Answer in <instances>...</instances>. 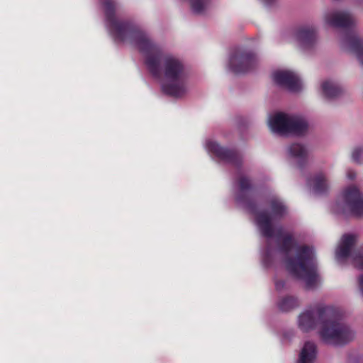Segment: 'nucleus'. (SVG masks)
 Listing matches in <instances>:
<instances>
[{
    "label": "nucleus",
    "instance_id": "1",
    "mask_svg": "<svg viewBox=\"0 0 363 363\" xmlns=\"http://www.w3.org/2000/svg\"><path fill=\"white\" fill-rule=\"evenodd\" d=\"M237 203L254 216L255 223L265 244L261 252L262 261L269 267L276 261H282L289 273L305 282L312 289L318 286L320 278L317 274L313 247L298 245L292 235L277 223L287 213V207L277 196L269 201V211H262L251 200L252 185L248 178L240 174L234 186Z\"/></svg>",
    "mask_w": 363,
    "mask_h": 363
},
{
    "label": "nucleus",
    "instance_id": "2",
    "mask_svg": "<svg viewBox=\"0 0 363 363\" xmlns=\"http://www.w3.org/2000/svg\"><path fill=\"white\" fill-rule=\"evenodd\" d=\"M105 10V25L116 42L128 43L141 53L145 65L151 75L160 82L162 92L181 98L189 90L188 74L184 62L167 53L138 26L119 19L115 15V0H100Z\"/></svg>",
    "mask_w": 363,
    "mask_h": 363
},
{
    "label": "nucleus",
    "instance_id": "3",
    "mask_svg": "<svg viewBox=\"0 0 363 363\" xmlns=\"http://www.w3.org/2000/svg\"><path fill=\"white\" fill-rule=\"evenodd\" d=\"M320 325V338L328 345L342 346L352 341L355 330L340 318L338 311L333 306L315 305L304 309L297 318V326L304 333Z\"/></svg>",
    "mask_w": 363,
    "mask_h": 363
},
{
    "label": "nucleus",
    "instance_id": "4",
    "mask_svg": "<svg viewBox=\"0 0 363 363\" xmlns=\"http://www.w3.org/2000/svg\"><path fill=\"white\" fill-rule=\"evenodd\" d=\"M330 212L336 216H363V195L354 186L344 189L330 205Z\"/></svg>",
    "mask_w": 363,
    "mask_h": 363
},
{
    "label": "nucleus",
    "instance_id": "5",
    "mask_svg": "<svg viewBox=\"0 0 363 363\" xmlns=\"http://www.w3.org/2000/svg\"><path fill=\"white\" fill-rule=\"evenodd\" d=\"M268 125L273 133L281 136L301 135L308 128V123L304 118L284 113L269 116Z\"/></svg>",
    "mask_w": 363,
    "mask_h": 363
},
{
    "label": "nucleus",
    "instance_id": "6",
    "mask_svg": "<svg viewBox=\"0 0 363 363\" xmlns=\"http://www.w3.org/2000/svg\"><path fill=\"white\" fill-rule=\"evenodd\" d=\"M356 240L354 235H342L335 250V259L340 264L350 260L356 267L363 269V248L361 252H356L354 250Z\"/></svg>",
    "mask_w": 363,
    "mask_h": 363
},
{
    "label": "nucleus",
    "instance_id": "7",
    "mask_svg": "<svg viewBox=\"0 0 363 363\" xmlns=\"http://www.w3.org/2000/svg\"><path fill=\"white\" fill-rule=\"evenodd\" d=\"M259 58L253 52L236 49L229 55L228 67L229 69L237 74L245 73L252 70L257 65Z\"/></svg>",
    "mask_w": 363,
    "mask_h": 363
},
{
    "label": "nucleus",
    "instance_id": "8",
    "mask_svg": "<svg viewBox=\"0 0 363 363\" xmlns=\"http://www.w3.org/2000/svg\"><path fill=\"white\" fill-rule=\"evenodd\" d=\"M204 146L211 157L223 162L231 164L235 167H238L241 162V157L237 152L221 147L212 139H208Z\"/></svg>",
    "mask_w": 363,
    "mask_h": 363
},
{
    "label": "nucleus",
    "instance_id": "9",
    "mask_svg": "<svg viewBox=\"0 0 363 363\" xmlns=\"http://www.w3.org/2000/svg\"><path fill=\"white\" fill-rule=\"evenodd\" d=\"M274 82L291 92H296L301 89L302 82L300 77L295 72L281 69L275 71L272 74Z\"/></svg>",
    "mask_w": 363,
    "mask_h": 363
},
{
    "label": "nucleus",
    "instance_id": "10",
    "mask_svg": "<svg viewBox=\"0 0 363 363\" xmlns=\"http://www.w3.org/2000/svg\"><path fill=\"white\" fill-rule=\"evenodd\" d=\"M298 48L303 52L312 51L317 45L318 38L316 29L313 26H304L296 33Z\"/></svg>",
    "mask_w": 363,
    "mask_h": 363
},
{
    "label": "nucleus",
    "instance_id": "11",
    "mask_svg": "<svg viewBox=\"0 0 363 363\" xmlns=\"http://www.w3.org/2000/svg\"><path fill=\"white\" fill-rule=\"evenodd\" d=\"M323 18L326 24L335 28H350L355 23L354 18L345 11L327 12Z\"/></svg>",
    "mask_w": 363,
    "mask_h": 363
},
{
    "label": "nucleus",
    "instance_id": "12",
    "mask_svg": "<svg viewBox=\"0 0 363 363\" xmlns=\"http://www.w3.org/2000/svg\"><path fill=\"white\" fill-rule=\"evenodd\" d=\"M342 48L353 54L363 66V39L359 38L354 33L345 35L341 40Z\"/></svg>",
    "mask_w": 363,
    "mask_h": 363
},
{
    "label": "nucleus",
    "instance_id": "13",
    "mask_svg": "<svg viewBox=\"0 0 363 363\" xmlns=\"http://www.w3.org/2000/svg\"><path fill=\"white\" fill-rule=\"evenodd\" d=\"M286 155L290 160L301 167L306 162L308 152L303 145L293 143L287 147Z\"/></svg>",
    "mask_w": 363,
    "mask_h": 363
},
{
    "label": "nucleus",
    "instance_id": "14",
    "mask_svg": "<svg viewBox=\"0 0 363 363\" xmlns=\"http://www.w3.org/2000/svg\"><path fill=\"white\" fill-rule=\"evenodd\" d=\"M307 183L311 190L316 195L326 194L330 189L329 182L323 173L315 174Z\"/></svg>",
    "mask_w": 363,
    "mask_h": 363
},
{
    "label": "nucleus",
    "instance_id": "15",
    "mask_svg": "<svg viewBox=\"0 0 363 363\" xmlns=\"http://www.w3.org/2000/svg\"><path fill=\"white\" fill-rule=\"evenodd\" d=\"M318 354L317 346L312 341H306L300 350L296 363H314Z\"/></svg>",
    "mask_w": 363,
    "mask_h": 363
},
{
    "label": "nucleus",
    "instance_id": "16",
    "mask_svg": "<svg viewBox=\"0 0 363 363\" xmlns=\"http://www.w3.org/2000/svg\"><path fill=\"white\" fill-rule=\"evenodd\" d=\"M321 90L323 96L328 99L338 96L341 91L339 85L331 80H325L321 84Z\"/></svg>",
    "mask_w": 363,
    "mask_h": 363
},
{
    "label": "nucleus",
    "instance_id": "17",
    "mask_svg": "<svg viewBox=\"0 0 363 363\" xmlns=\"http://www.w3.org/2000/svg\"><path fill=\"white\" fill-rule=\"evenodd\" d=\"M300 305L299 300L294 296H286L278 302V307L282 311H289Z\"/></svg>",
    "mask_w": 363,
    "mask_h": 363
},
{
    "label": "nucleus",
    "instance_id": "18",
    "mask_svg": "<svg viewBox=\"0 0 363 363\" xmlns=\"http://www.w3.org/2000/svg\"><path fill=\"white\" fill-rule=\"evenodd\" d=\"M189 1L193 12L197 14L202 13L209 4V0H189Z\"/></svg>",
    "mask_w": 363,
    "mask_h": 363
},
{
    "label": "nucleus",
    "instance_id": "19",
    "mask_svg": "<svg viewBox=\"0 0 363 363\" xmlns=\"http://www.w3.org/2000/svg\"><path fill=\"white\" fill-rule=\"evenodd\" d=\"M352 160L357 163L363 162V147H357L352 154Z\"/></svg>",
    "mask_w": 363,
    "mask_h": 363
},
{
    "label": "nucleus",
    "instance_id": "20",
    "mask_svg": "<svg viewBox=\"0 0 363 363\" xmlns=\"http://www.w3.org/2000/svg\"><path fill=\"white\" fill-rule=\"evenodd\" d=\"M359 290L362 297L363 298V276H359L358 278Z\"/></svg>",
    "mask_w": 363,
    "mask_h": 363
},
{
    "label": "nucleus",
    "instance_id": "21",
    "mask_svg": "<svg viewBox=\"0 0 363 363\" xmlns=\"http://www.w3.org/2000/svg\"><path fill=\"white\" fill-rule=\"evenodd\" d=\"M275 287L277 291H280L284 287V282L281 280H277L275 281Z\"/></svg>",
    "mask_w": 363,
    "mask_h": 363
},
{
    "label": "nucleus",
    "instance_id": "22",
    "mask_svg": "<svg viewBox=\"0 0 363 363\" xmlns=\"http://www.w3.org/2000/svg\"><path fill=\"white\" fill-rule=\"evenodd\" d=\"M266 6H272L274 5L278 0H260Z\"/></svg>",
    "mask_w": 363,
    "mask_h": 363
},
{
    "label": "nucleus",
    "instance_id": "23",
    "mask_svg": "<svg viewBox=\"0 0 363 363\" xmlns=\"http://www.w3.org/2000/svg\"><path fill=\"white\" fill-rule=\"evenodd\" d=\"M347 176L350 179H353L355 177V172L352 170H348Z\"/></svg>",
    "mask_w": 363,
    "mask_h": 363
}]
</instances>
